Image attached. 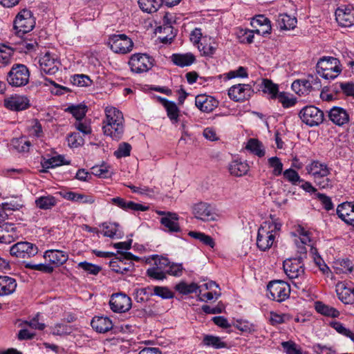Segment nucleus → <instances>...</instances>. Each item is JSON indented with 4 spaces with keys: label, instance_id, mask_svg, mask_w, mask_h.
<instances>
[{
    "label": "nucleus",
    "instance_id": "nucleus-58",
    "mask_svg": "<svg viewBox=\"0 0 354 354\" xmlns=\"http://www.w3.org/2000/svg\"><path fill=\"white\" fill-rule=\"evenodd\" d=\"M277 98L281 102L284 108H289L294 106L296 103L295 98L289 97V96L284 92L279 93Z\"/></svg>",
    "mask_w": 354,
    "mask_h": 354
},
{
    "label": "nucleus",
    "instance_id": "nucleus-1",
    "mask_svg": "<svg viewBox=\"0 0 354 354\" xmlns=\"http://www.w3.org/2000/svg\"><path fill=\"white\" fill-rule=\"evenodd\" d=\"M106 120L103 121L104 135L110 136L113 140H119L124 133L123 114L115 107L105 109Z\"/></svg>",
    "mask_w": 354,
    "mask_h": 354
},
{
    "label": "nucleus",
    "instance_id": "nucleus-9",
    "mask_svg": "<svg viewBox=\"0 0 354 354\" xmlns=\"http://www.w3.org/2000/svg\"><path fill=\"white\" fill-rule=\"evenodd\" d=\"M299 117L307 125L315 127L323 122L324 114L322 110L315 106H307L300 111Z\"/></svg>",
    "mask_w": 354,
    "mask_h": 354
},
{
    "label": "nucleus",
    "instance_id": "nucleus-30",
    "mask_svg": "<svg viewBox=\"0 0 354 354\" xmlns=\"http://www.w3.org/2000/svg\"><path fill=\"white\" fill-rule=\"evenodd\" d=\"M195 60V57L192 53L174 54L171 56V61L180 67L190 66Z\"/></svg>",
    "mask_w": 354,
    "mask_h": 354
},
{
    "label": "nucleus",
    "instance_id": "nucleus-59",
    "mask_svg": "<svg viewBox=\"0 0 354 354\" xmlns=\"http://www.w3.org/2000/svg\"><path fill=\"white\" fill-rule=\"evenodd\" d=\"M226 76L228 79H232L236 77H248V73L247 68L243 66H239L236 70L229 71Z\"/></svg>",
    "mask_w": 354,
    "mask_h": 354
},
{
    "label": "nucleus",
    "instance_id": "nucleus-26",
    "mask_svg": "<svg viewBox=\"0 0 354 354\" xmlns=\"http://www.w3.org/2000/svg\"><path fill=\"white\" fill-rule=\"evenodd\" d=\"M91 325L96 332L100 333H105L113 328L112 321L107 317H94Z\"/></svg>",
    "mask_w": 354,
    "mask_h": 354
},
{
    "label": "nucleus",
    "instance_id": "nucleus-3",
    "mask_svg": "<svg viewBox=\"0 0 354 354\" xmlns=\"http://www.w3.org/2000/svg\"><path fill=\"white\" fill-rule=\"evenodd\" d=\"M342 66L338 59L333 57H323L316 65L317 73L326 80H333L342 72Z\"/></svg>",
    "mask_w": 354,
    "mask_h": 354
},
{
    "label": "nucleus",
    "instance_id": "nucleus-42",
    "mask_svg": "<svg viewBox=\"0 0 354 354\" xmlns=\"http://www.w3.org/2000/svg\"><path fill=\"white\" fill-rule=\"evenodd\" d=\"M12 145L18 152H28L31 143L24 138H15L12 141Z\"/></svg>",
    "mask_w": 354,
    "mask_h": 354
},
{
    "label": "nucleus",
    "instance_id": "nucleus-27",
    "mask_svg": "<svg viewBox=\"0 0 354 354\" xmlns=\"http://www.w3.org/2000/svg\"><path fill=\"white\" fill-rule=\"evenodd\" d=\"M17 288L16 280L8 276H0V296L12 294Z\"/></svg>",
    "mask_w": 354,
    "mask_h": 354
},
{
    "label": "nucleus",
    "instance_id": "nucleus-21",
    "mask_svg": "<svg viewBox=\"0 0 354 354\" xmlns=\"http://www.w3.org/2000/svg\"><path fill=\"white\" fill-rule=\"evenodd\" d=\"M193 213L198 219L208 221L214 220L213 207L206 203H198L193 207Z\"/></svg>",
    "mask_w": 354,
    "mask_h": 354
},
{
    "label": "nucleus",
    "instance_id": "nucleus-22",
    "mask_svg": "<svg viewBox=\"0 0 354 354\" xmlns=\"http://www.w3.org/2000/svg\"><path fill=\"white\" fill-rule=\"evenodd\" d=\"M195 104L201 111L210 113L218 106V102L212 96L199 95L196 97Z\"/></svg>",
    "mask_w": 354,
    "mask_h": 354
},
{
    "label": "nucleus",
    "instance_id": "nucleus-18",
    "mask_svg": "<svg viewBox=\"0 0 354 354\" xmlns=\"http://www.w3.org/2000/svg\"><path fill=\"white\" fill-rule=\"evenodd\" d=\"M4 106L12 111H22L30 106V101L26 96L15 95L4 100Z\"/></svg>",
    "mask_w": 354,
    "mask_h": 354
},
{
    "label": "nucleus",
    "instance_id": "nucleus-20",
    "mask_svg": "<svg viewBox=\"0 0 354 354\" xmlns=\"http://www.w3.org/2000/svg\"><path fill=\"white\" fill-rule=\"evenodd\" d=\"M329 120L335 125L342 127L349 122V114L347 111L339 106H333L328 112Z\"/></svg>",
    "mask_w": 354,
    "mask_h": 354
},
{
    "label": "nucleus",
    "instance_id": "nucleus-52",
    "mask_svg": "<svg viewBox=\"0 0 354 354\" xmlns=\"http://www.w3.org/2000/svg\"><path fill=\"white\" fill-rule=\"evenodd\" d=\"M67 141L68 143V146L72 148H76L84 143V140L82 138V136L80 135L79 133H71L67 137Z\"/></svg>",
    "mask_w": 354,
    "mask_h": 354
},
{
    "label": "nucleus",
    "instance_id": "nucleus-35",
    "mask_svg": "<svg viewBox=\"0 0 354 354\" xmlns=\"http://www.w3.org/2000/svg\"><path fill=\"white\" fill-rule=\"evenodd\" d=\"M57 203L55 197L51 195L42 196L35 201L37 207L41 209H49L55 207Z\"/></svg>",
    "mask_w": 354,
    "mask_h": 354
},
{
    "label": "nucleus",
    "instance_id": "nucleus-14",
    "mask_svg": "<svg viewBox=\"0 0 354 354\" xmlns=\"http://www.w3.org/2000/svg\"><path fill=\"white\" fill-rule=\"evenodd\" d=\"M109 267L113 272L124 274L133 270L134 263L123 258V254L121 252L109 261Z\"/></svg>",
    "mask_w": 354,
    "mask_h": 354
},
{
    "label": "nucleus",
    "instance_id": "nucleus-48",
    "mask_svg": "<svg viewBox=\"0 0 354 354\" xmlns=\"http://www.w3.org/2000/svg\"><path fill=\"white\" fill-rule=\"evenodd\" d=\"M68 111L77 119L80 121L86 115V106L85 105L71 106Z\"/></svg>",
    "mask_w": 354,
    "mask_h": 354
},
{
    "label": "nucleus",
    "instance_id": "nucleus-53",
    "mask_svg": "<svg viewBox=\"0 0 354 354\" xmlns=\"http://www.w3.org/2000/svg\"><path fill=\"white\" fill-rule=\"evenodd\" d=\"M131 146L128 142H122L119 145L118 149L114 152V155L120 158L130 156Z\"/></svg>",
    "mask_w": 354,
    "mask_h": 354
},
{
    "label": "nucleus",
    "instance_id": "nucleus-63",
    "mask_svg": "<svg viewBox=\"0 0 354 354\" xmlns=\"http://www.w3.org/2000/svg\"><path fill=\"white\" fill-rule=\"evenodd\" d=\"M313 350L317 354H335V351L329 346L316 344L313 346Z\"/></svg>",
    "mask_w": 354,
    "mask_h": 354
},
{
    "label": "nucleus",
    "instance_id": "nucleus-11",
    "mask_svg": "<svg viewBox=\"0 0 354 354\" xmlns=\"http://www.w3.org/2000/svg\"><path fill=\"white\" fill-rule=\"evenodd\" d=\"M38 248L36 245L27 242H18L13 245L10 250L12 256L19 259H28L36 255Z\"/></svg>",
    "mask_w": 354,
    "mask_h": 354
},
{
    "label": "nucleus",
    "instance_id": "nucleus-44",
    "mask_svg": "<svg viewBox=\"0 0 354 354\" xmlns=\"http://www.w3.org/2000/svg\"><path fill=\"white\" fill-rule=\"evenodd\" d=\"M175 288L181 294L188 295L190 293L196 292L197 290L199 288V286L195 283L187 284L185 282H181L177 284Z\"/></svg>",
    "mask_w": 354,
    "mask_h": 354
},
{
    "label": "nucleus",
    "instance_id": "nucleus-7",
    "mask_svg": "<svg viewBox=\"0 0 354 354\" xmlns=\"http://www.w3.org/2000/svg\"><path fill=\"white\" fill-rule=\"evenodd\" d=\"M268 297L276 301L281 302L288 298L290 292V285L281 280L270 281L268 286Z\"/></svg>",
    "mask_w": 354,
    "mask_h": 354
},
{
    "label": "nucleus",
    "instance_id": "nucleus-23",
    "mask_svg": "<svg viewBox=\"0 0 354 354\" xmlns=\"http://www.w3.org/2000/svg\"><path fill=\"white\" fill-rule=\"evenodd\" d=\"M338 298L346 304L354 303V288L348 287L345 282H339L336 286Z\"/></svg>",
    "mask_w": 354,
    "mask_h": 354
},
{
    "label": "nucleus",
    "instance_id": "nucleus-24",
    "mask_svg": "<svg viewBox=\"0 0 354 354\" xmlns=\"http://www.w3.org/2000/svg\"><path fill=\"white\" fill-rule=\"evenodd\" d=\"M44 257L51 264L59 266L66 263L68 255L66 252L58 250H49L45 252Z\"/></svg>",
    "mask_w": 354,
    "mask_h": 354
},
{
    "label": "nucleus",
    "instance_id": "nucleus-17",
    "mask_svg": "<svg viewBox=\"0 0 354 354\" xmlns=\"http://www.w3.org/2000/svg\"><path fill=\"white\" fill-rule=\"evenodd\" d=\"M59 62L54 55L50 53H46L39 59V65L41 71L46 74L54 75L59 69Z\"/></svg>",
    "mask_w": 354,
    "mask_h": 354
},
{
    "label": "nucleus",
    "instance_id": "nucleus-16",
    "mask_svg": "<svg viewBox=\"0 0 354 354\" xmlns=\"http://www.w3.org/2000/svg\"><path fill=\"white\" fill-rule=\"evenodd\" d=\"M308 174L313 176L315 180L327 177L330 173V169L324 162L314 160L306 167Z\"/></svg>",
    "mask_w": 354,
    "mask_h": 354
},
{
    "label": "nucleus",
    "instance_id": "nucleus-41",
    "mask_svg": "<svg viewBox=\"0 0 354 354\" xmlns=\"http://www.w3.org/2000/svg\"><path fill=\"white\" fill-rule=\"evenodd\" d=\"M203 343L206 346H212L214 348H221L227 346V344L222 342L220 337L214 335H205L203 339Z\"/></svg>",
    "mask_w": 354,
    "mask_h": 354
},
{
    "label": "nucleus",
    "instance_id": "nucleus-15",
    "mask_svg": "<svg viewBox=\"0 0 354 354\" xmlns=\"http://www.w3.org/2000/svg\"><path fill=\"white\" fill-rule=\"evenodd\" d=\"M19 236L18 227L12 223H4L0 225V243L10 244Z\"/></svg>",
    "mask_w": 354,
    "mask_h": 354
},
{
    "label": "nucleus",
    "instance_id": "nucleus-40",
    "mask_svg": "<svg viewBox=\"0 0 354 354\" xmlns=\"http://www.w3.org/2000/svg\"><path fill=\"white\" fill-rule=\"evenodd\" d=\"M315 309L318 313L326 316L336 317L339 315L338 310L333 307L323 304L321 301H317L315 303Z\"/></svg>",
    "mask_w": 354,
    "mask_h": 354
},
{
    "label": "nucleus",
    "instance_id": "nucleus-49",
    "mask_svg": "<svg viewBox=\"0 0 354 354\" xmlns=\"http://www.w3.org/2000/svg\"><path fill=\"white\" fill-rule=\"evenodd\" d=\"M234 326L239 330L245 333H251L255 331V326L248 321L237 320Z\"/></svg>",
    "mask_w": 354,
    "mask_h": 354
},
{
    "label": "nucleus",
    "instance_id": "nucleus-12",
    "mask_svg": "<svg viewBox=\"0 0 354 354\" xmlns=\"http://www.w3.org/2000/svg\"><path fill=\"white\" fill-rule=\"evenodd\" d=\"M111 309L115 313H125L130 310L132 306L131 299L124 293L112 295L109 301Z\"/></svg>",
    "mask_w": 354,
    "mask_h": 354
},
{
    "label": "nucleus",
    "instance_id": "nucleus-6",
    "mask_svg": "<svg viewBox=\"0 0 354 354\" xmlns=\"http://www.w3.org/2000/svg\"><path fill=\"white\" fill-rule=\"evenodd\" d=\"M108 45L115 53L124 55L133 50V42L124 34L111 35L109 37Z\"/></svg>",
    "mask_w": 354,
    "mask_h": 354
},
{
    "label": "nucleus",
    "instance_id": "nucleus-62",
    "mask_svg": "<svg viewBox=\"0 0 354 354\" xmlns=\"http://www.w3.org/2000/svg\"><path fill=\"white\" fill-rule=\"evenodd\" d=\"M340 90L346 96L354 97V83L352 82H342L338 85Z\"/></svg>",
    "mask_w": 354,
    "mask_h": 354
},
{
    "label": "nucleus",
    "instance_id": "nucleus-33",
    "mask_svg": "<svg viewBox=\"0 0 354 354\" xmlns=\"http://www.w3.org/2000/svg\"><path fill=\"white\" fill-rule=\"evenodd\" d=\"M279 27L281 30H290L293 29L297 24V19L291 17L287 14H280L277 20Z\"/></svg>",
    "mask_w": 354,
    "mask_h": 354
},
{
    "label": "nucleus",
    "instance_id": "nucleus-61",
    "mask_svg": "<svg viewBox=\"0 0 354 354\" xmlns=\"http://www.w3.org/2000/svg\"><path fill=\"white\" fill-rule=\"evenodd\" d=\"M316 196L326 210L329 211L333 209L334 205L329 196L321 193H317Z\"/></svg>",
    "mask_w": 354,
    "mask_h": 354
},
{
    "label": "nucleus",
    "instance_id": "nucleus-56",
    "mask_svg": "<svg viewBox=\"0 0 354 354\" xmlns=\"http://www.w3.org/2000/svg\"><path fill=\"white\" fill-rule=\"evenodd\" d=\"M147 274L149 277L157 280H162L165 278V274L156 266L147 269Z\"/></svg>",
    "mask_w": 354,
    "mask_h": 354
},
{
    "label": "nucleus",
    "instance_id": "nucleus-36",
    "mask_svg": "<svg viewBox=\"0 0 354 354\" xmlns=\"http://www.w3.org/2000/svg\"><path fill=\"white\" fill-rule=\"evenodd\" d=\"M140 8L146 12L151 13L156 12L162 5L161 0H139Z\"/></svg>",
    "mask_w": 354,
    "mask_h": 354
},
{
    "label": "nucleus",
    "instance_id": "nucleus-60",
    "mask_svg": "<svg viewBox=\"0 0 354 354\" xmlns=\"http://www.w3.org/2000/svg\"><path fill=\"white\" fill-rule=\"evenodd\" d=\"M26 267L28 268H30L34 270H38L41 271L45 273H51L53 271V267L50 266V264H44V263H39V264H32V263H27L26 265Z\"/></svg>",
    "mask_w": 354,
    "mask_h": 354
},
{
    "label": "nucleus",
    "instance_id": "nucleus-57",
    "mask_svg": "<svg viewBox=\"0 0 354 354\" xmlns=\"http://www.w3.org/2000/svg\"><path fill=\"white\" fill-rule=\"evenodd\" d=\"M91 83V80L86 75H75L73 77V84L77 86H88Z\"/></svg>",
    "mask_w": 354,
    "mask_h": 354
},
{
    "label": "nucleus",
    "instance_id": "nucleus-38",
    "mask_svg": "<svg viewBox=\"0 0 354 354\" xmlns=\"http://www.w3.org/2000/svg\"><path fill=\"white\" fill-rule=\"evenodd\" d=\"M102 234L104 236L113 238L116 236L118 239L122 238L121 232H119V225L116 223L109 224H103Z\"/></svg>",
    "mask_w": 354,
    "mask_h": 354
},
{
    "label": "nucleus",
    "instance_id": "nucleus-2",
    "mask_svg": "<svg viewBox=\"0 0 354 354\" xmlns=\"http://www.w3.org/2000/svg\"><path fill=\"white\" fill-rule=\"evenodd\" d=\"M281 225L274 221L262 223L257 232V245L261 251L269 250L273 245L276 234L280 230Z\"/></svg>",
    "mask_w": 354,
    "mask_h": 354
},
{
    "label": "nucleus",
    "instance_id": "nucleus-37",
    "mask_svg": "<svg viewBox=\"0 0 354 354\" xmlns=\"http://www.w3.org/2000/svg\"><path fill=\"white\" fill-rule=\"evenodd\" d=\"M50 334L53 335L66 336L73 332V327L63 323H56L53 326H50Z\"/></svg>",
    "mask_w": 354,
    "mask_h": 354
},
{
    "label": "nucleus",
    "instance_id": "nucleus-29",
    "mask_svg": "<svg viewBox=\"0 0 354 354\" xmlns=\"http://www.w3.org/2000/svg\"><path fill=\"white\" fill-rule=\"evenodd\" d=\"M229 171L232 175L242 176L249 171V165L240 160H235L231 162L229 165Z\"/></svg>",
    "mask_w": 354,
    "mask_h": 354
},
{
    "label": "nucleus",
    "instance_id": "nucleus-50",
    "mask_svg": "<svg viewBox=\"0 0 354 354\" xmlns=\"http://www.w3.org/2000/svg\"><path fill=\"white\" fill-rule=\"evenodd\" d=\"M263 92L268 93L271 95L272 98H277L278 96V86L274 84L271 80H263Z\"/></svg>",
    "mask_w": 354,
    "mask_h": 354
},
{
    "label": "nucleus",
    "instance_id": "nucleus-13",
    "mask_svg": "<svg viewBox=\"0 0 354 354\" xmlns=\"http://www.w3.org/2000/svg\"><path fill=\"white\" fill-rule=\"evenodd\" d=\"M254 93L252 86L248 84H239L231 86L228 90L230 98L234 102L245 101Z\"/></svg>",
    "mask_w": 354,
    "mask_h": 354
},
{
    "label": "nucleus",
    "instance_id": "nucleus-55",
    "mask_svg": "<svg viewBox=\"0 0 354 354\" xmlns=\"http://www.w3.org/2000/svg\"><path fill=\"white\" fill-rule=\"evenodd\" d=\"M80 268L89 274L96 275L101 270V268L98 266L88 263L86 261L80 262L77 265Z\"/></svg>",
    "mask_w": 354,
    "mask_h": 354
},
{
    "label": "nucleus",
    "instance_id": "nucleus-31",
    "mask_svg": "<svg viewBox=\"0 0 354 354\" xmlns=\"http://www.w3.org/2000/svg\"><path fill=\"white\" fill-rule=\"evenodd\" d=\"M69 161H66L63 156L59 155L57 156H53L52 158L44 160L41 162L42 167L45 169L42 170V171L46 172V169L54 168L56 167H59L63 165H69Z\"/></svg>",
    "mask_w": 354,
    "mask_h": 354
},
{
    "label": "nucleus",
    "instance_id": "nucleus-19",
    "mask_svg": "<svg viewBox=\"0 0 354 354\" xmlns=\"http://www.w3.org/2000/svg\"><path fill=\"white\" fill-rule=\"evenodd\" d=\"M335 19L342 27L354 25V9L353 8H338L335 11Z\"/></svg>",
    "mask_w": 354,
    "mask_h": 354
},
{
    "label": "nucleus",
    "instance_id": "nucleus-47",
    "mask_svg": "<svg viewBox=\"0 0 354 354\" xmlns=\"http://www.w3.org/2000/svg\"><path fill=\"white\" fill-rule=\"evenodd\" d=\"M295 233L297 235L299 236V237L297 239L299 241L301 244L310 245L311 243V239L308 231L306 230L301 225H298L296 227Z\"/></svg>",
    "mask_w": 354,
    "mask_h": 354
},
{
    "label": "nucleus",
    "instance_id": "nucleus-34",
    "mask_svg": "<svg viewBox=\"0 0 354 354\" xmlns=\"http://www.w3.org/2000/svg\"><path fill=\"white\" fill-rule=\"evenodd\" d=\"M245 149L260 158L266 154L265 148L262 142L257 139L250 138L248 141Z\"/></svg>",
    "mask_w": 354,
    "mask_h": 354
},
{
    "label": "nucleus",
    "instance_id": "nucleus-8",
    "mask_svg": "<svg viewBox=\"0 0 354 354\" xmlns=\"http://www.w3.org/2000/svg\"><path fill=\"white\" fill-rule=\"evenodd\" d=\"M283 268L290 279H301L305 274L304 263L302 257L286 259L283 261Z\"/></svg>",
    "mask_w": 354,
    "mask_h": 354
},
{
    "label": "nucleus",
    "instance_id": "nucleus-28",
    "mask_svg": "<svg viewBox=\"0 0 354 354\" xmlns=\"http://www.w3.org/2000/svg\"><path fill=\"white\" fill-rule=\"evenodd\" d=\"M350 207L351 202H345L341 203L337 207V214L346 223L354 227V217H349L351 214Z\"/></svg>",
    "mask_w": 354,
    "mask_h": 354
},
{
    "label": "nucleus",
    "instance_id": "nucleus-4",
    "mask_svg": "<svg viewBox=\"0 0 354 354\" xmlns=\"http://www.w3.org/2000/svg\"><path fill=\"white\" fill-rule=\"evenodd\" d=\"M30 71L28 67L21 64H15L7 75V81L12 86L20 87L29 82Z\"/></svg>",
    "mask_w": 354,
    "mask_h": 354
},
{
    "label": "nucleus",
    "instance_id": "nucleus-46",
    "mask_svg": "<svg viewBox=\"0 0 354 354\" xmlns=\"http://www.w3.org/2000/svg\"><path fill=\"white\" fill-rule=\"evenodd\" d=\"M281 346L287 354H301L303 351L300 346L292 341L283 342Z\"/></svg>",
    "mask_w": 354,
    "mask_h": 354
},
{
    "label": "nucleus",
    "instance_id": "nucleus-64",
    "mask_svg": "<svg viewBox=\"0 0 354 354\" xmlns=\"http://www.w3.org/2000/svg\"><path fill=\"white\" fill-rule=\"evenodd\" d=\"M92 173L101 178H108L110 176L108 168L104 165L92 167Z\"/></svg>",
    "mask_w": 354,
    "mask_h": 354
},
{
    "label": "nucleus",
    "instance_id": "nucleus-54",
    "mask_svg": "<svg viewBox=\"0 0 354 354\" xmlns=\"http://www.w3.org/2000/svg\"><path fill=\"white\" fill-rule=\"evenodd\" d=\"M153 295H157L162 299L173 298V292L167 288L163 286H154L153 288Z\"/></svg>",
    "mask_w": 354,
    "mask_h": 354
},
{
    "label": "nucleus",
    "instance_id": "nucleus-51",
    "mask_svg": "<svg viewBox=\"0 0 354 354\" xmlns=\"http://www.w3.org/2000/svg\"><path fill=\"white\" fill-rule=\"evenodd\" d=\"M331 326L335 329L339 333L349 337L354 342V333L349 329L345 328L342 324L338 322L331 323Z\"/></svg>",
    "mask_w": 354,
    "mask_h": 354
},
{
    "label": "nucleus",
    "instance_id": "nucleus-25",
    "mask_svg": "<svg viewBox=\"0 0 354 354\" xmlns=\"http://www.w3.org/2000/svg\"><path fill=\"white\" fill-rule=\"evenodd\" d=\"M179 216L172 213L168 217H161L160 222L163 226V230L169 233L180 232L181 231L178 223Z\"/></svg>",
    "mask_w": 354,
    "mask_h": 354
},
{
    "label": "nucleus",
    "instance_id": "nucleus-5",
    "mask_svg": "<svg viewBox=\"0 0 354 354\" xmlns=\"http://www.w3.org/2000/svg\"><path fill=\"white\" fill-rule=\"evenodd\" d=\"M35 26V18L31 11L27 9L20 11L14 21V29L19 37L31 31Z\"/></svg>",
    "mask_w": 354,
    "mask_h": 354
},
{
    "label": "nucleus",
    "instance_id": "nucleus-10",
    "mask_svg": "<svg viewBox=\"0 0 354 354\" xmlns=\"http://www.w3.org/2000/svg\"><path fill=\"white\" fill-rule=\"evenodd\" d=\"M129 64L133 72L140 73L148 71L153 66V59L147 54L137 53L131 55Z\"/></svg>",
    "mask_w": 354,
    "mask_h": 354
},
{
    "label": "nucleus",
    "instance_id": "nucleus-39",
    "mask_svg": "<svg viewBox=\"0 0 354 354\" xmlns=\"http://www.w3.org/2000/svg\"><path fill=\"white\" fill-rule=\"evenodd\" d=\"M17 48L0 44V62L3 64H8Z\"/></svg>",
    "mask_w": 354,
    "mask_h": 354
},
{
    "label": "nucleus",
    "instance_id": "nucleus-32",
    "mask_svg": "<svg viewBox=\"0 0 354 354\" xmlns=\"http://www.w3.org/2000/svg\"><path fill=\"white\" fill-rule=\"evenodd\" d=\"M161 100L167 111V114L169 118L171 120L173 124L176 123L178 120L180 111L177 105L174 102H171L165 99H162Z\"/></svg>",
    "mask_w": 354,
    "mask_h": 354
},
{
    "label": "nucleus",
    "instance_id": "nucleus-43",
    "mask_svg": "<svg viewBox=\"0 0 354 354\" xmlns=\"http://www.w3.org/2000/svg\"><path fill=\"white\" fill-rule=\"evenodd\" d=\"M268 165L270 168H272V174L274 176H279L283 173V163L281 160L277 157H271L268 160Z\"/></svg>",
    "mask_w": 354,
    "mask_h": 354
},
{
    "label": "nucleus",
    "instance_id": "nucleus-45",
    "mask_svg": "<svg viewBox=\"0 0 354 354\" xmlns=\"http://www.w3.org/2000/svg\"><path fill=\"white\" fill-rule=\"evenodd\" d=\"M282 174L283 178L293 185H297V183L304 182V180L300 178L298 173L292 169H286Z\"/></svg>",
    "mask_w": 354,
    "mask_h": 354
}]
</instances>
